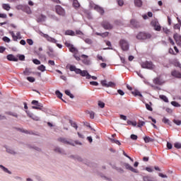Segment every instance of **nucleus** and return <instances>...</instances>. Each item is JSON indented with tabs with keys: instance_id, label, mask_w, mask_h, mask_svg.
<instances>
[{
	"instance_id": "nucleus-1",
	"label": "nucleus",
	"mask_w": 181,
	"mask_h": 181,
	"mask_svg": "<svg viewBox=\"0 0 181 181\" xmlns=\"http://www.w3.org/2000/svg\"><path fill=\"white\" fill-rule=\"evenodd\" d=\"M69 70L70 71H74L76 74H80L82 77H86L87 80H90L91 78V75L88 74V71L87 70H81L78 68H76L74 65H70L69 66Z\"/></svg>"
},
{
	"instance_id": "nucleus-2",
	"label": "nucleus",
	"mask_w": 181,
	"mask_h": 181,
	"mask_svg": "<svg viewBox=\"0 0 181 181\" xmlns=\"http://www.w3.org/2000/svg\"><path fill=\"white\" fill-rule=\"evenodd\" d=\"M136 37L138 40H146L148 39H151V37H152V35L149 33L140 32L137 34Z\"/></svg>"
},
{
	"instance_id": "nucleus-3",
	"label": "nucleus",
	"mask_w": 181,
	"mask_h": 181,
	"mask_svg": "<svg viewBox=\"0 0 181 181\" xmlns=\"http://www.w3.org/2000/svg\"><path fill=\"white\" fill-rule=\"evenodd\" d=\"M142 69H148V70H153L156 69V66L152 62L146 61L141 64Z\"/></svg>"
},
{
	"instance_id": "nucleus-4",
	"label": "nucleus",
	"mask_w": 181,
	"mask_h": 181,
	"mask_svg": "<svg viewBox=\"0 0 181 181\" xmlns=\"http://www.w3.org/2000/svg\"><path fill=\"white\" fill-rule=\"evenodd\" d=\"M55 12L59 16H66V10L60 5H56L54 6Z\"/></svg>"
},
{
	"instance_id": "nucleus-5",
	"label": "nucleus",
	"mask_w": 181,
	"mask_h": 181,
	"mask_svg": "<svg viewBox=\"0 0 181 181\" xmlns=\"http://www.w3.org/2000/svg\"><path fill=\"white\" fill-rule=\"evenodd\" d=\"M151 25L153 28L154 30H156V32H160L162 27L160 26V24L159 23L158 19L152 20L151 22Z\"/></svg>"
},
{
	"instance_id": "nucleus-6",
	"label": "nucleus",
	"mask_w": 181,
	"mask_h": 181,
	"mask_svg": "<svg viewBox=\"0 0 181 181\" xmlns=\"http://www.w3.org/2000/svg\"><path fill=\"white\" fill-rule=\"evenodd\" d=\"M119 46L124 52H127L129 49V44H128V42L125 40H120Z\"/></svg>"
},
{
	"instance_id": "nucleus-7",
	"label": "nucleus",
	"mask_w": 181,
	"mask_h": 181,
	"mask_svg": "<svg viewBox=\"0 0 181 181\" xmlns=\"http://www.w3.org/2000/svg\"><path fill=\"white\" fill-rule=\"evenodd\" d=\"M153 83L156 86H162L165 84V81L162 78V76H159L153 80Z\"/></svg>"
},
{
	"instance_id": "nucleus-8",
	"label": "nucleus",
	"mask_w": 181,
	"mask_h": 181,
	"mask_svg": "<svg viewBox=\"0 0 181 181\" xmlns=\"http://www.w3.org/2000/svg\"><path fill=\"white\" fill-rule=\"evenodd\" d=\"M100 83L102 84L103 87H111L112 88H115V83L112 82V81H110L108 83H107L106 80H103L101 81Z\"/></svg>"
},
{
	"instance_id": "nucleus-9",
	"label": "nucleus",
	"mask_w": 181,
	"mask_h": 181,
	"mask_svg": "<svg viewBox=\"0 0 181 181\" xmlns=\"http://www.w3.org/2000/svg\"><path fill=\"white\" fill-rule=\"evenodd\" d=\"M101 26L105 29V30H110L112 29L113 26L107 21H104L101 23Z\"/></svg>"
},
{
	"instance_id": "nucleus-10",
	"label": "nucleus",
	"mask_w": 181,
	"mask_h": 181,
	"mask_svg": "<svg viewBox=\"0 0 181 181\" xmlns=\"http://www.w3.org/2000/svg\"><path fill=\"white\" fill-rule=\"evenodd\" d=\"M31 104L35 105L32 107L33 110H42V107H43V105H42L41 103H39L37 100H33Z\"/></svg>"
},
{
	"instance_id": "nucleus-11",
	"label": "nucleus",
	"mask_w": 181,
	"mask_h": 181,
	"mask_svg": "<svg viewBox=\"0 0 181 181\" xmlns=\"http://www.w3.org/2000/svg\"><path fill=\"white\" fill-rule=\"evenodd\" d=\"M47 19L46 16L43 15V14H40L38 16H36V21L38 23H40V22H45Z\"/></svg>"
},
{
	"instance_id": "nucleus-12",
	"label": "nucleus",
	"mask_w": 181,
	"mask_h": 181,
	"mask_svg": "<svg viewBox=\"0 0 181 181\" xmlns=\"http://www.w3.org/2000/svg\"><path fill=\"white\" fill-rule=\"evenodd\" d=\"M43 37H45L47 42H50L51 43H57V40H56V39L49 36L47 34H43Z\"/></svg>"
},
{
	"instance_id": "nucleus-13",
	"label": "nucleus",
	"mask_w": 181,
	"mask_h": 181,
	"mask_svg": "<svg viewBox=\"0 0 181 181\" xmlns=\"http://www.w3.org/2000/svg\"><path fill=\"white\" fill-rule=\"evenodd\" d=\"M59 142H62V144H65L66 145H72L74 146V144H73V143H71V141H68L67 139L65 138H59L58 139Z\"/></svg>"
},
{
	"instance_id": "nucleus-14",
	"label": "nucleus",
	"mask_w": 181,
	"mask_h": 181,
	"mask_svg": "<svg viewBox=\"0 0 181 181\" xmlns=\"http://www.w3.org/2000/svg\"><path fill=\"white\" fill-rule=\"evenodd\" d=\"M81 57L83 59L82 62L83 64H86V66H88V64H90V59H88V56L86 54H82Z\"/></svg>"
},
{
	"instance_id": "nucleus-15",
	"label": "nucleus",
	"mask_w": 181,
	"mask_h": 181,
	"mask_svg": "<svg viewBox=\"0 0 181 181\" xmlns=\"http://www.w3.org/2000/svg\"><path fill=\"white\" fill-rule=\"evenodd\" d=\"M124 167L128 170H131V172H133V173H138V170L134 168L129 163H124Z\"/></svg>"
},
{
	"instance_id": "nucleus-16",
	"label": "nucleus",
	"mask_w": 181,
	"mask_h": 181,
	"mask_svg": "<svg viewBox=\"0 0 181 181\" xmlns=\"http://www.w3.org/2000/svg\"><path fill=\"white\" fill-rule=\"evenodd\" d=\"M173 39L175 40L177 45L181 47V36L178 34H174Z\"/></svg>"
},
{
	"instance_id": "nucleus-17",
	"label": "nucleus",
	"mask_w": 181,
	"mask_h": 181,
	"mask_svg": "<svg viewBox=\"0 0 181 181\" xmlns=\"http://www.w3.org/2000/svg\"><path fill=\"white\" fill-rule=\"evenodd\" d=\"M94 9L95 11H97V12H98L100 15H104V8H103L102 7H100L98 5H95L94 6Z\"/></svg>"
},
{
	"instance_id": "nucleus-18",
	"label": "nucleus",
	"mask_w": 181,
	"mask_h": 181,
	"mask_svg": "<svg viewBox=\"0 0 181 181\" xmlns=\"http://www.w3.org/2000/svg\"><path fill=\"white\" fill-rule=\"evenodd\" d=\"M144 181H158L155 177H151L149 175L143 176Z\"/></svg>"
},
{
	"instance_id": "nucleus-19",
	"label": "nucleus",
	"mask_w": 181,
	"mask_h": 181,
	"mask_svg": "<svg viewBox=\"0 0 181 181\" xmlns=\"http://www.w3.org/2000/svg\"><path fill=\"white\" fill-rule=\"evenodd\" d=\"M171 76L176 77L177 78H181V73L177 71H173L171 72Z\"/></svg>"
},
{
	"instance_id": "nucleus-20",
	"label": "nucleus",
	"mask_w": 181,
	"mask_h": 181,
	"mask_svg": "<svg viewBox=\"0 0 181 181\" xmlns=\"http://www.w3.org/2000/svg\"><path fill=\"white\" fill-rule=\"evenodd\" d=\"M132 94L133 95H134V97H141V98L144 97L142 95V94L141 93V92H139V90H134L133 91H132Z\"/></svg>"
},
{
	"instance_id": "nucleus-21",
	"label": "nucleus",
	"mask_w": 181,
	"mask_h": 181,
	"mask_svg": "<svg viewBox=\"0 0 181 181\" xmlns=\"http://www.w3.org/2000/svg\"><path fill=\"white\" fill-rule=\"evenodd\" d=\"M130 24L133 28H139V23L135 21V19H132L130 21Z\"/></svg>"
},
{
	"instance_id": "nucleus-22",
	"label": "nucleus",
	"mask_w": 181,
	"mask_h": 181,
	"mask_svg": "<svg viewBox=\"0 0 181 181\" xmlns=\"http://www.w3.org/2000/svg\"><path fill=\"white\" fill-rule=\"evenodd\" d=\"M7 59H8L9 62H18V58L15 57L13 54L7 55Z\"/></svg>"
},
{
	"instance_id": "nucleus-23",
	"label": "nucleus",
	"mask_w": 181,
	"mask_h": 181,
	"mask_svg": "<svg viewBox=\"0 0 181 181\" xmlns=\"http://www.w3.org/2000/svg\"><path fill=\"white\" fill-rule=\"evenodd\" d=\"M5 114L6 115H11V117H14V118H18V113L15 112L8 111V112H5Z\"/></svg>"
},
{
	"instance_id": "nucleus-24",
	"label": "nucleus",
	"mask_w": 181,
	"mask_h": 181,
	"mask_svg": "<svg viewBox=\"0 0 181 181\" xmlns=\"http://www.w3.org/2000/svg\"><path fill=\"white\" fill-rule=\"evenodd\" d=\"M28 117L30 118H32L33 121H40L39 117L33 115V113H28Z\"/></svg>"
},
{
	"instance_id": "nucleus-25",
	"label": "nucleus",
	"mask_w": 181,
	"mask_h": 181,
	"mask_svg": "<svg viewBox=\"0 0 181 181\" xmlns=\"http://www.w3.org/2000/svg\"><path fill=\"white\" fill-rule=\"evenodd\" d=\"M73 6L74 8H75V9H78V8H80L81 5H80V3L78 2V0L73 1Z\"/></svg>"
},
{
	"instance_id": "nucleus-26",
	"label": "nucleus",
	"mask_w": 181,
	"mask_h": 181,
	"mask_svg": "<svg viewBox=\"0 0 181 181\" xmlns=\"http://www.w3.org/2000/svg\"><path fill=\"white\" fill-rule=\"evenodd\" d=\"M142 0H134V5L137 8H141L142 6Z\"/></svg>"
},
{
	"instance_id": "nucleus-27",
	"label": "nucleus",
	"mask_w": 181,
	"mask_h": 181,
	"mask_svg": "<svg viewBox=\"0 0 181 181\" xmlns=\"http://www.w3.org/2000/svg\"><path fill=\"white\" fill-rule=\"evenodd\" d=\"M69 52L71 53H78V49L74 47V45H71L69 48Z\"/></svg>"
},
{
	"instance_id": "nucleus-28",
	"label": "nucleus",
	"mask_w": 181,
	"mask_h": 181,
	"mask_svg": "<svg viewBox=\"0 0 181 181\" xmlns=\"http://www.w3.org/2000/svg\"><path fill=\"white\" fill-rule=\"evenodd\" d=\"M55 94H56V95H57L58 98H60L64 103H67V102H66V100H64L63 98H62V97H63V94L62 93H60L59 90H57L55 92Z\"/></svg>"
},
{
	"instance_id": "nucleus-29",
	"label": "nucleus",
	"mask_w": 181,
	"mask_h": 181,
	"mask_svg": "<svg viewBox=\"0 0 181 181\" xmlns=\"http://www.w3.org/2000/svg\"><path fill=\"white\" fill-rule=\"evenodd\" d=\"M2 8L4 9V11H10L11 10V6L8 4H3Z\"/></svg>"
},
{
	"instance_id": "nucleus-30",
	"label": "nucleus",
	"mask_w": 181,
	"mask_h": 181,
	"mask_svg": "<svg viewBox=\"0 0 181 181\" xmlns=\"http://www.w3.org/2000/svg\"><path fill=\"white\" fill-rule=\"evenodd\" d=\"M66 35H68L69 36H76V33L71 30H68L66 31Z\"/></svg>"
},
{
	"instance_id": "nucleus-31",
	"label": "nucleus",
	"mask_w": 181,
	"mask_h": 181,
	"mask_svg": "<svg viewBox=\"0 0 181 181\" xmlns=\"http://www.w3.org/2000/svg\"><path fill=\"white\" fill-rule=\"evenodd\" d=\"M96 35L98 36H101L102 37H107V36H108V35H109V33L108 32H105L103 33H96Z\"/></svg>"
},
{
	"instance_id": "nucleus-32",
	"label": "nucleus",
	"mask_w": 181,
	"mask_h": 181,
	"mask_svg": "<svg viewBox=\"0 0 181 181\" xmlns=\"http://www.w3.org/2000/svg\"><path fill=\"white\" fill-rule=\"evenodd\" d=\"M144 141L146 142V144H148L149 142H153V139L149 137V136H145L144 138Z\"/></svg>"
},
{
	"instance_id": "nucleus-33",
	"label": "nucleus",
	"mask_w": 181,
	"mask_h": 181,
	"mask_svg": "<svg viewBox=\"0 0 181 181\" xmlns=\"http://www.w3.org/2000/svg\"><path fill=\"white\" fill-rule=\"evenodd\" d=\"M37 70L40 71H46V66L45 65L42 64L37 66Z\"/></svg>"
},
{
	"instance_id": "nucleus-34",
	"label": "nucleus",
	"mask_w": 181,
	"mask_h": 181,
	"mask_svg": "<svg viewBox=\"0 0 181 181\" xmlns=\"http://www.w3.org/2000/svg\"><path fill=\"white\" fill-rule=\"evenodd\" d=\"M160 100H163L165 103H169V100L168 99V97H166L165 95H160Z\"/></svg>"
},
{
	"instance_id": "nucleus-35",
	"label": "nucleus",
	"mask_w": 181,
	"mask_h": 181,
	"mask_svg": "<svg viewBox=\"0 0 181 181\" xmlns=\"http://www.w3.org/2000/svg\"><path fill=\"white\" fill-rule=\"evenodd\" d=\"M0 168H1V169H3L4 172H6V173H8L9 175L12 173L11 171H9V170H8V168H5L2 165H0Z\"/></svg>"
},
{
	"instance_id": "nucleus-36",
	"label": "nucleus",
	"mask_w": 181,
	"mask_h": 181,
	"mask_svg": "<svg viewBox=\"0 0 181 181\" xmlns=\"http://www.w3.org/2000/svg\"><path fill=\"white\" fill-rule=\"evenodd\" d=\"M98 60H100L101 62H107V59L105 58H103V56L98 54L97 55Z\"/></svg>"
},
{
	"instance_id": "nucleus-37",
	"label": "nucleus",
	"mask_w": 181,
	"mask_h": 181,
	"mask_svg": "<svg viewBox=\"0 0 181 181\" xmlns=\"http://www.w3.org/2000/svg\"><path fill=\"white\" fill-rule=\"evenodd\" d=\"M65 94L66 95H69V97H70V98H74V95L73 94H71V93H70V90H65Z\"/></svg>"
},
{
	"instance_id": "nucleus-38",
	"label": "nucleus",
	"mask_w": 181,
	"mask_h": 181,
	"mask_svg": "<svg viewBox=\"0 0 181 181\" xmlns=\"http://www.w3.org/2000/svg\"><path fill=\"white\" fill-rule=\"evenodd\" d=\"M70 124H71V127L75 128V129H77V128H78V127L77 126V124L75 122L70 120Z\"/></svg>"
},
{
	"instance_id": "nucleus-39",
	"label": "nucleus",
	"mask_w": 181,
	"mask_h": 181,
	"mask_svg": "<svg viewBox=\"0 0 181 181\" xmlns=\"http://www.w3.org/2000/svg\"><path fill=\"white\" fill-rule=\"evenodd\" d=\"M163 122L164 124H167V125H170V122L169 121V119H167L166 117H164L163 119Z\"/></svg>"
},
{
	"instance_id": "nucleus-40",
	"label": "nucleus",
	"mask_w": 181,
	"mask_h": 181,
	"mask_svg": "<svg viewBox=\"0 0 181 181\" xmlns=\"http://www.w3.org/2000/svg\"><path fill=\"white\" fill-rule=\"evenodd\" d=\"M145 125V122L139 121L137 124L138 128H141V127H144Z\"/></svg>"
},
{
	"instance_id": "nucleus-41",
	"label": "nucleus",
	"mask_w": 181,
	"mask_h": 181,
	"mask_svg": "<svg viewBox=\"0 0 181 181\" xmlns=\"http://www.w3.org/2000/svg\"><path fill=\"white\" fill-rule=\"evenodd\" d=\"M27 80L28 81H29L30 83H35V78L32 77V76H28L27 77Z\"/></svg>"
},
{
	"instance_id": "nucleus-42",
	"label": "nucleus",
	"mask_w": 181,
	"mask_h": 181,
	"mask_svg": "<svg viewBox=\"0 0 181 181\" xmlns=\"http://www.w3.org/2000/svg\"><path fill=\"white\" fill-rule=\"evenodd\" d=\"M128 125H132V127H135L136 125V122H132L131 120H127Z\"/></svg>"
},
{
	"instance_id": "nucleus-43",
	"label": "nucleus",
	"mask_w": 181,
	"mask_h": 181,
	"mask_svg": "<svg viewBox=\"0 0 181 181\" xmlns=\"http://www.w3.org/2000/svg\"><path fill=\"white\" fill-rule=\"evenodd\" d=\"M171 104L173 105V107H180V104L176 101L171 102Z\"/></svg>"
},
{
	"instance_id": "nucleus-44",
	"label": "nucleus",
	"mask_w": 181,
	"mask_h": 181,
	"mask_svg": "<svg viewBox=\"0 0 181 181\" xmlns=\"http://www.w3.org/2000/svg\"><path fill=\"white\" fill-rule=\"evenodd\" d=\"M146 108L148 111H153V109L152 108V107L151 105H149V104H148V103L146 104Z\"/></svg>"
},
{
	"instance_id": "nucleus-45",
	"label": "nucleus",
	"mask_w": 181,
	"mask_h": 181,
	"mask_svg": "<svg viewBox=\"0 0 181 181\" xmlns=\"http://www.w3.org/2000/svg\"><path fill=\"white\" fill-rule=\"evenodd\" d=\"M33 63H34V64L39 65L40 64V61L37 59H33Z\"/></svg>"
},
{
	"instance_id": "nucleus-46",
	"label": "nucleus",
	"mask_w": 181,
	"mask_h": 181,
	"mask_svg": "<svg viewBox=\"0 0 181 181\" xmlns=\"http://www.w3.org/2000/svg\"><path fill=\"white\" fill-rule=\"evenodd\" d=\"M175 148L177 149H181V144L180 143H175L174 144Z\"/></svg>"
},
{
	"instance_id": "nucleus-47",
	"label": "nucleus",
	"mask_w": 181,
	"mask_h": 181,
	"mask_svg": "<svg viewBox=\"0 0 181 181\" xmlns=\"http://www.w3.org/2000/svg\"><path fill=\"white\" fill-rule=\"evenodd\" d=\"M119 6H122L124 5V0H117Z\"/></svg>"
},
{
	"instance_id": "nucleus-48",
	"label": "nucleus",
	"mask_w": 181,
	"mask_h": 181,
	"mask_svg": "<svg viewBox=\"0 0 181 181\" xmlns=\"http://www.w3.org/2000/svg\"><path fill=\"white\" fill-rule=\"evenodd\" d=\"M112 144H116L117 145H121V142H119V141L117 140V139H112Z\"/></svg>"
},
{
	"instance_id": "nucleus-49",
	"label": "nucleus",
	"mask_w": 181,
	"mask_h": 181,
	"mask_svg": "<svg viewBox=\"0 0 181 181\" xmlns=\"http://www.w3.org/2000/svg\"><path fill=\"white\" fill-rule=\"evenodd\" d=\"M131 139H133V141H136L138 139V136L135 134H132L130 136Z\"/></svg>"
},
{
	"instance_id": "nucleus-50",
	"label": "nucleus",
	"mask_w": 181,
	"mask_h": 181,
	"mask_svg": "<svg viewBox=\"0 0 181 181\" xmlns=\"http://www.w3.org/2000/svg\"><path fill=\"white\" fill-rule=\"evenodd\" d=\"M3 40H4V42H6V43H9V42H11V39H9V37H4Z\"/></svg>"
},
{
	"instance_id": "nucleus-51",
	"label": "nucleus",
	"mask_w": 181,
	"mask_h": 181,
	"mask_svg": "<svg viewBox=\"0 0 181 181\" xmlns=\"http://www.w3.org/2000/svg\"><path fill=\"white\" fill-rule=\"evenodd\" d=\"M76 35H79L80 36H83V35H84V33H83L81 32V30H76Z\"/></svg>"
},
{
	"instance_id": "nucleus-52",
	"label": "nucleus",
	"mask_w": 181,
	"mask_h": 181,
	"mask_svg": "<svg viewBox=\"0 0 181 181\" xmlns=\"http://www.w3.org/2000/svg\"><path fill=\"white\" fill-rule=\"evenodd\" d=\"M98 105L99 107H100V108H104V107H105V103L103 102H99Z\"/></svg>"
},
{
	"instance_id": "nucleus-53",
	"label": "nucleus",
	"mask_w": 181,
	"mask_h": 181,
	"mask_svg": "<svg viewBox=\"0 0 181 181\" xmlns=\"http://www.w3.org/2000/svg\"><path fill=\"white\" fill-rule=\"evenodd\" d=\"M89 115H90V118H91V119H94V115H95V113H94V112H90Z\"/></svg>"
},
{
	"instance_id": "nucleus-54",
	"label": "nucleus",
	"mask_w": 181,
	"mask_h": 181,
	"mask_svg": "<svg viewBox=\"0 0 181 181\" xmlns=\"http://www.w3.org/2000/svg\"><path fill=\"white\" fill-rule=\"evenodd\" d=\"M85 42L86 43H88V45H91V43H93V41L90 38H86Z\"/></svg>"
},
{
	"instance_id": "nucleus-55",
	"label": "nucleus",
	"mask_w": 181,
	"mask_h": 181,
	"mask_svg": "<svg viewBox=\"0 0 181 181\" xmlns=\"http://www.w3.org/2000/svg\"><path fill=\"white\" fill-rule=\"evenodd\" d=\"M74 57L76 59V60H77V62H80L81 59L80 57L77 55V53H74Z\"/></svg>"
},
{
	"instance_id": "nucleus-56",
	"label": "nucleus",
	"mask_w": 181,
	"mask_h": 181,
	"mask_svg": "<svg viewBox=\"0 0 181 181\" xmlns=\"http://www.w3.org/2000/svg\"><path fill=\"white\" fill-rule=\"evenodd\" d=\"M173 122H174V124H176V125H180L181 124V121L179 120V119H177V120L174 119Z\"/></svg>"
},
{
	"instance_id": "nucleus-57",
	"label": "nucleus",
	"mask_w": 181,
	"mask_h": 181,
	"mask_svg": "<svg viewBox=\"0 0 181 181\" xmlns=\"http://www.w3.org/2000/svg\"><path fill=\"white\" fill-rule=\"evenodd\" d=\"M27 43H28L30 46H32V45H33V40L32 39H28Z\"/></svg>"
},
{
	"instance_id": "nucleus-58",
	"label": "nucleus",
	"mask_w": 181,
	"mask_h": 181,
	"mask_svg": "<svg viewBox=\"0 0 181 181\" xmlns=\"http://www.w3.org/2000/svg\"><path fill=\"white\" fill-rule=\"evenodd\" d=\"M117 93L119 94V95H124L125 94V93H124L121 89L117 90Z\"/></svg>"
},
{
	"instance_id": "nucleus-59",
	"label": "nucleus",
	"mask_w": 181,
	"mask_h": 181,
	"mask_svg": "<svg viewBox=\"0 0 181 181\" xmlns=\"http://www.w3.org/2000/svg\"><path fill=\"white\" fill-rule=\"evenodd\" d=\"M0 18H1L3 19H6L7 16L6 13H0Z\"/></svg>"
},
{
	"instance_id": "nucleus-60",
	"label": "nucleus",
	"mask_w": 181,
	"mask_h": 181,
	"mask_svg": "<svg viewBox=\"0 0 181 181\" xmlns=\"http://www.w3.org/2000/svg\"><path fill=\"white\" fill-rule=\"evenodd\" d=\"M168 40H169L170 43L172 45V46H175V42L170 37L168 38Z\"/></svg>"
},
{
	"instance_id": "nucleus-61",
	"label": "nucleus",
	"mask_w": 181,
	"mask_h": 181,
	"mask_svg": "<svg viewBox=\"0 0 181 181\" xmlns=\"http://www.w3.org/2000/svg\"><path fill=\"white\" fill-rule=\"evenodd\" d=\"M90 86H98V82H97V81H90Z\"/></svg>"
},
{
	"instance_id": "nucleus-62",
	"label": "nucleus",
	"mask_w": 181,
	"mask_h": 181,
	"mask_svg": "<svg viewBox=\"0 0 181 181\" xmlns=\"http://www.w3.org/2000/svg\"><path fill=\"white\" fill-rule=\"evenodd\" d=\"M18 59L21 60V62H23L25 60V55H19Z\"/></svg>"
},
{
	"instance_id": "nucleus-63",
	"label": "nucleus",
	"mask_w": 181,
	"mask_h": 181,
	"mask_svg": "<svg viewBox=\"0 0 181 181\" xmlns=\"http://www.w3.org/2000/svg\"><path fill=\"white\" fill-rule=\"evenodd\" d=\"M167 148L168 149H172L173 145L170 142H167Z\"/></svg>"
},
{
	"instance_id": "nucleus-64",
	"label": "nucleus",
	"mask_w": 181,
	"mask_h": 181,
	"mask_svg": "<svg viewBox=\"0 0 181 181\" xmlns=\"http://www.w3.org/2000/svg\"><path fill=\"white\" fill-rule=\"evenodd\" d=\"M48 64H49L50 66H54V61L53 60H49L48 61Z\"/></svg>"
}]
</instances>
